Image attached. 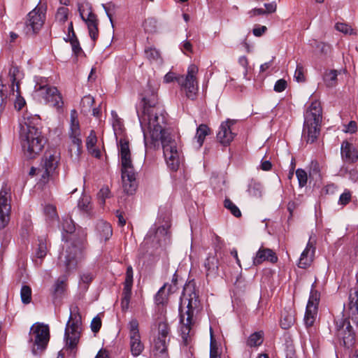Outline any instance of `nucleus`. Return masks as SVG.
I'll return each instance as SVG.
<instances>
[{
	"label": "nucleus",
	"instance_id": "nucleus-1",
	"mask_svg": "<svg viewBox=\"0 0 358 358\" xmlns=\"http://www.w3.org/2000/svg\"><path fill=\"white\" fill-rule=\"evenodd\" d=\"M141 104L142 113L137 109V115L143 131L145 148L148 146L149 138L150 144L161 141L168 167L172 171H177L181 160V153L176 141L166 134L164 110L157 106V88L152 86L150 83H148L142 94Z\"/></svg>",
	"mask_w": 358,
	"mask_h": 358
},
{
	"label": "nucleus",
	"instance_id": "nucleus-2",
	"mask_svg": "<svg viewBox=\"0 0 358 358\" xmlns=\"http://www.w3.org/2000/svg\"><path fill=\"white\" fill-rule=\"evenodd\" d=\"M113 128L117 141L119 155L122 165V180L124 191L128 194L135 192L137 187L136 175L131 160L129 140L124 136L122 120L115 112H112Z\"/></svg>",
	"mask_w": 358,
	"mask_h": 358
},
{
	"label": "nucleus",
	"instance_id": "nucleus-3",
	"mask_svg": "<svg viewBox=\"0 0 358 358\" xmlns=\"http://www.w3.org/2000/svg\"><path fill=\"white\" fill-rule=\"evenodd\" d=\"M201 310L202 306L196 293L187 285L184 288L179 308L180 331L184 341H187V338L190 336L192 327Z\"/></svg>",
	"mask_w": 358,
	"mask_h": 358
},
{
	"label": "nucleus",
	"instance_id": "nucleus-4",
	"mask_svg": "<svg viewBox=\"0 0 358 358\" xmlns=\"http://www.w3.org/2000/svg\"><path fill=\"white\" fill-rule=\"evenodd\" d=\"M348 318H340L335 320L336 334L341 339L347 348L353 345L355 341V334L350 324V320L353 324H358V290L351 291L349 295V302L344 308Z\"/></svg>",
	"mask_w": 358,
	"mask_h": 358
},
{
	"label": "nucleus",
	"instance_id": "nucleus-5",
	"mask_svg": "<svg viewBox=\"0 0 358 358\" xmlns=\"http://www.w3.org/2000/svg\"><path fill=\"white\" fill-rule=\"evenodd\" d=\"M20 137L24 155L36 157L42 150L45 141L41 131L29 120L20 124Z\"/></svg>",
	"mask_w": 358,
	"mask_h": 358
},
{
	"label": "nucleus",
	"instance_id": "nucleus-6",
	"mask_svg": "<svg viewBox=\"0 0 358 358\" xmlns=\"http://www.w3.org/2000/svg\"><path fill=\"white\" fill-rule=\"evenodd\" d=\"M322 109L318 101H313L304 113L302 138L307 143H313L320 133Z\"/></svg>",
	"mask_w": 358,
	"mask_h": 358
},
{
	"label": "nucleus",
	"instance_id": "nucleus-7",
	"mask_svg": "<svg viewBox=\"0 0 358 358\" xmlns=\"http://www.w3.org/2000/svg\"><path fill=\"white\" fill-rule=\"evenodd\" d=\"M85 248L84 238L67 245L65 250L59 255L60 266H64L66 272L76 269L85 258Z\"/></svg>",
	"mask_w": 358,
	"mask_h": 358
},
{
	"label": "nucleus",
	"instance_id": "nucleus-8",
	"mask_svg": "<svg viewBox=\"0 0 358 358\" xmlns=\"http://www.w3.org/2000/svg\"><path fill=\"white\" fill-rule=\"evenodd\" d=\"M69 142L68 150L71 158L73 161L79 159L82 151L81 131L76 110H71L70 127L68 132Z\"/></svg>",
	"mask_w": 358,
	"mask_h": 358
},
{
	"label": "nucleus",
	"instance_id": "nucleus-9",
	"mask_svg": "<svg viewBox=\"0 0 358 358\" xmlns=\"http://www.w3.org/2000/svg\"><path fill=\"white\" fill-rule=\"evenodd\" d=\"M50 340V329L47 324L35 323L29 332V347L34 355L41 354L47 347Z\"/></svg>",
	"mask_w": 358,
	"mask_h": 358
},
{
	"label": "nucleus",
	"instance_id": "nucleus-10",
	"mask_svg": "<svg viewBox=\"0 0 358 358\" xmlns=\"http://www.w3.org/2000/svg\"><path fill=\"white\" fill-rule=\"evenodd\" d=\"M199 69L195 64H190L188 66L187 74L185 76H179L178 83L181 87V90L185 92L186 96L192 100L196 97L198 92V81L196 76Z\"/></svg>",
	"mask_w": 358,
	"mask_h": 358
},
{
	"label": "nucleus",
	"instance_id": "nucleus-11",
	"mask_svg": "<svg viewBox=\"0 0 358 358\" xmlns=\"http://www.w3.org/2000/svg\"><path fill=\"white\" fill-rule=\"evenodd\" d=\"M81 333V317L77 313H71L66 323L64 340L66 345L69 349H73L78 343Z\"/></svg>",
	"mask_w": 358,
	"mask_h": 358
},
{
	"label": "nucleus",
	"instance_id": "nucleus-12",
	"mask_svg": "<svg viewBox=\"0 0 358 358\" xmlns=\"http://www.w3.org/2000/svg\"><path fill=\"white\" fill-rule=\"evenodd\" d=\"M169 334V327L168 324L164 321L159 322L157 332L153 342V353L157 358H167Z\"/></svg>",
	"mask_w": 358,
	"mask_h": 358
},
{
	"label": "nucleus",
	"instance_id": "nucleus-13",
	"mask_svg": "<svg viewBox=\"0 0 358 358\" xmlns=\"http://www.w3.org/2000/svg\"><path fill=\"white\" fill-rule=\"evenodd\" d=\"M35 92L42 97L45 103L57 110L62 109L64 101L61 93L55 87L50 85H36Z\"/></svg>",
	"mask_w": 358,
	"mask_h": 358
},
{
	"label": "nucleus",
	"instance_id": "nucleus-14",
	"mask_svg": "<svg viewBox=\"0 0 358 358\" xmlns=\"http://www.w3.org/2000/svg\"><path fill=\"white\" fill-rule=\"evenodd\" d=\"M45 13L46 6L41 3L28 13L25 22L27 34H36L42 28Z\"/></svg>",
	"mask_w": 358,
	"mask_h": 358
},
{
	"label": "nucleus",
	"instance_id": "nucleus-15",
	"mask_svg": "<svg viewBox=\"0 0 358 358\" xmlns=\"http://www.w3.org/2000/svg\"><path fill=\"white\" fill-rule=\"evenodd\" d=\"M127 329L130 352L134 357H138L144 350V345L141 341L138 320L131 319L127 324Z\"/></svg>",
	"mask_w": 358,
	"mask_h": 358
},
{
	"label": "nucleus",
	"instance_id": "nucleus-16",
	"mask_svg": "<svg viewBox=\"0 0 358 358\" xmlns=\"http://www.w3.org/2000/svg\"><path fill=\"white\" fill-rule=\"evenodd\" d=\"M60 160V152L56 149H50L45 152L41 177L45 180L52 176L58 167Z\"/></svg>",
	"mask_w": 358,
	"mask_h": 358
},
{
	"label": "nucleus",
	"instance_id": "nucleus-17",
	"mask_svg": "<svg viewBox=\"0 0 358 358\" xmlns=\"http://www.w3.org/2000/svg\"><path fill=\"white\" fill-rule=\"evenodd\" d=\"M87 12L84 5L79 6L78 10L82 20L86 23L90 38L95 41L99 36L98 20L96 15L92 13V8L86 3Z\"/></svg>",
	"mask_w": 358,
	"mask_h": 358
},
{
	"label": "nucleus",
	"instance_id": "nucleus-18",
	"mask_svg": "<svg viewBox=\"0 0 358 358\" xmlns=\"http://www.w3.org/2000/svg\"><path fill=\"white\" fill-rule=\"evenodd\" d=\"M10 189L4 185L0 191V229L4 228L9 222L10 212Z\"/></svg>",
	"mask_w": 358,
	"mask_h": 358
},
{
	"label": "nucleus",
	"instance_id": "nucleus-19",
	"mask_svg": "<svg viewBox=\"0 0 358 358\" xmlns=\"http://www.w3.org/2000/svg\"><path fill=\"white\" fill-rule=\"evenodd\" d=\"M235 122L236 121L234 120H227L220 124L217 138L222 145H227L233 141L235 134L233 132L231 127Z\"/></svg>",
	"mask_w": 358,
	"mask_h": 358
},
{
	"label": "nucleus",
	"instance_id": "nucleus-20",
	"mask_svg": "<svg viewBox=\"0 0 358 358\" xmlns=\"http://www.w3.org/2000/svg\"><path fill=\"white\" fill-rule=\"evenodd\" d=\"M312 236L310 237L306 248L302 252L299 260L298 266L300 268H306L308 267L313 261L315 247V241L312 240Z\"/></svg>",
	"mask_w": 358,
	"mask_h": 358
},
{
	"label": "nucleus",
	"instance_id": "nucleus-21",
	"mask_svg": "<svg viewBox=\"0 0 358 358\" xmlns=\"http://www.w3.org/2000/svg\"><path fill=\"white\" fill-rule=\"evenodd\" d=\"M266 261L271 263H275L278 262V257L275 252L271 249L262 246L253 258V264L256 266L259 265Z\"/></svg>",
	"mask_w": 358,
	"mask_h": 358
},
{
	"label": "nucleus",
	"instance_id": "nucleus-22",
	"mask_svg": "<svg viewBox=\"0 0 358 358\" xmlns=\"http://www.w3.org/2000/svg\"><path fill=\"white\" fill-rule=\"evenodd\" d=\"M341 152L344 161L354 163L358 159V152L354 145L348 141H343L341 144Z\"/></svg>",
	"mask_w": 358,
	"mask_h": 358
},
{
	"label": "nucleus",
	"instance_id": "nucleus-23",
	"mask_svg": "<svg viewBox=\"0 0 358 358\" xmlns=\"http://www.w3.org/2000/svg\"><path fill=\"white\" fill-rule=\"evenodd\" d=\"M96 234L100 241H108L113 234L111 225L103 220H100L96 224Z\"/></svg>",
	"mask_w": 358,
	"mask_h": 358
},
{
	"label": "nucleus",
	"instance_id": "nucleus-24",
	"mask_svg": "<svg viewBox=\"0 0 358 358\" xmlns=\"http://www.w3.org/2000/svg\"><path fill=\"white\" fill-rule=\"evenodd\" d=\"M96 136L95 134V132L93 130H92L86 140L87 149L92 156L96 158H100L101 154L100 150L96 147Z\"/></svg>",
	"mask_w": 358,
	"mask_h": 358
},
{
	"label": "nucleus",
	"instance_id": "nucleus-25",
	"mask_svg": "<svg viewBox=\"0 0 358 358\" xmlns=\"http://www.w3.org/2000/svg\"><path fill=\"white\" fill-rule=\"evenodd\" d=\"M210 130L209 127L206 124H200L196 129L194 138L196 140L197 147L199 148L202 146L205 138L209 135Z\"/></svg>",
	"mask_w": 358,
	"mask_h": 358
},
{
	"label": "nucleus",
	"instance_id": "nucleus-26",
	"mask_svg": "<svg viewBox=\"0 0 358 358\" xmlns=\"http://www.w3.org/2000/svg\"><path fill=\"white\" fill-rule=\"evenodd\" d=\"M205 268L206 269L207 275H215L218 271V260L215 256H209L205 262Z\"/></svg>",
	"mask_w": 358,
	"mask_h": 358
},
{
	"label": "nucleus",
	"instance_id": "nucleus-27",
	"mask_svg": "<svg viewBox=\"0 0 358 358\" xmlns=\"http://www.w3.org/2000/svg\"><path fill=\"white\" fill-rule=\"evenodd\" d=\"M317 314V308L312 305L306 306V310L304 315V323L307 327L313 325Z\"/></svg>",
	"mask_w": 358,
	"mask_h": 358
},
{
	"label": "nucleus",
	"instance_id": "nucleus-28",
	"mask_svg": "<svg viewBox=\"0 0 358 358\" xmlns=\"http://www.w3.org/2000/svg\"><path fill=\"white\" fill-rule=\"evenodd\" d=\"M263 187L262 184L255 180H251L248 184V192L250 196L259 198L262 195Z\"/></svg>",
	"mask_w": 358,
	"mask_h": 358
},
{
	"label": "nucleus",
	"instance_id": "nucleus-29",
	"mask_svg": "<svg viewBox=\"0 0 358 358\" xmlns=\"http://www.w3.org/2000/svg\"><path fill=\"white\" fill-rule=\"evenodd\" d=\"M338 71L336 70L327 71L323 76L324 82L327 87H333L337 84V76Z\"/></svg>",
	"mask_w": 358,
	"mask_h": 358
},
{
	"label": "nucleus",
	"instance_id": "nucleus-30",
	"mask_svg": "<svg viewBox=\"0 0 358 358\" xmlns=\"http://www.w3.org/2000/svg\"><path fill=\"white\" fill-rule=\"evenodd\" d=\"M264 341V333L262 331L255 332L248 338L246 344L248 347L255 348L262 345Z\"/></svg>",
	"mask_w": 358,
	"mask_h": 358
},
{
	"label": "nucleus",
	"instance_id": "nucleus-31",
	"mask_svg": "<svg viewBox=\"0 0 358 358\" xmlns=\"http://www.w3.org/2000/svg\"><path fill=\"white\" fill-rule=\"evenodd\" d=\"M294 321L295 319L293 313H287L282 316L280 320V326L282 329H287L294 324Z\"/></svg>",
	"mask_w": 358,
	"mask_h": 358
},
{
	"label": "nucleus",
	"instance_id": "nucleus-32",
	"mask_svg": "<svg viewBox=\"0 0 358 358\" xmlns=\"http://www.w3.org/2000/svg\"><path fill=\"white\" fill-rule=\"evenodd\" d=\"M18 90H19V87H18V85H17V90H16V92H15L14 83H13V85H12L13 96L15 98L14 106H15V109L20 110L25 105V101H24V98L20 95V92H19Z\"/></svg>",
	"mask_w": 358,
	"mask_h": 358
},
{
	"label": "nucleus",
	"instance_id": "nucleus-33",
	"mask_svg": "<svg viewBox=\"0 0 358 358\" xmlns=\"http://www.w3.org/2000/svg\"><path fill=\"white\" fill-rule=\"evenodd\" d=\"M169 233V227L166 226L159 227L155 233V238L160 243L162 241L166 242Z\"/></svg>",
	"mask_w": 358,
	"mask_h": 358
},
{
	"label": "nucleus",
	"instance_id": "nucleus-34",
	"mask_svg": "<svg viewBox=\"0 0 358 358\" xmlns=\"http://www.w3.org/2000/svg\"><path fill=\"white\" fill-rule=\"evenodd\" d=\"M20 297L24 304H29L31 301V289L27 285H23L20 290Z\"/></svg>",
	"mask_w": 358,
	"mask_h": 358
},
{
	"label": "nucleus",
	"instance_id": "nucleus-35",
	"mask_svg": "<svg viewBox=\"0 0 358 358\" xmlns=\"http://www.w3.org/2000/svg\"><path fill=\"white\" fill-rule=\"evenodd\" d=\"M146 57L151 62L161 61L159 51L154 48H148L145 50Z\"/></svg>",
	"mask_w": 358,
	"mask_h": 358
},
{
	"label": "nucleus",
	"instance_id": "nucleus-36",
	"mask_svg": "<svg viewBox=\"0 0 358 358\" xmlns=\"http://www.w3.org/2000/svg\"><path fill=\"white\" fill-rule=\"evenodd\" d=\"M62 230L67 234H73L75 231L76 227L71 218L66 217L63 219Z\"/></svg>",
	"mask_w": 358,
	"mask_h": 358
},
{
	"label": "nucleus",
	"instance_id": "nucleus-37",
	"mask_svg": "<svg viewBox=\"0 0 358 358\" xmlns=\"http://www.w3.org/2000/svg\"><path fill=\"white\" fill-rule=\"evenodd\" d=\"M224 205V207L235 217H239L241 216V213L239 208L229 199H225Z\"/></svg>",
	"mask_w": 358,
	"mask_h": 358
},
{
	"label": "nucleus",
	"instance_id": "nucleus-38",
	"mask_svg": "<svg viewBox=\"0 0 358 358\" xmlns=\"http://www.w3.org/2000/svg\"><path fill=\"white\" fill-rule=\"evenodd\" d=\"M44 213L46 217L50 220H57L58 215L57 213L56 207L51 204H47L44 207Z\"/></svg>",
	"mask_w": 358,
	"mask_h": 358
},
{
	"label": "nucleus",
	"instance_id": "nucleus-39",
	"mask_svg": "<svg viewBox=\"0 0 358 358\" xmlns=\"http://www.w3.org/2000/svg\"><path fill=\"white\" fill-rule=\"evenodd\" d=\"M320 293L317 290L312 289L310 291V296H309V299H308L307 306L312 305L313 307L317 308V306H318L319 301H320Z\"/></svg>",
	"mask_w": 358,
	"mask_h": 358
},
{
	"label": "nucleus",
	"instance_id": "nucleus-40",
	"mask_svg": "<svg viewBox=\"0 0 358 358\" xmlns=\"http://www.w3.org/2000/svg\"><path fill=\"white\" fill-rule=\"evenodd\" d=\"M335 29L344 34H348V35H352L354 34L353 32V29H352V27L348 24H345V23H343V22H338L335 24Z\"/></svg>",
	"mask_w": 358,
	"mask_h": 358
},
{
	"label": "nucleus",
	"instance_id": "nucleus-41",
	"mask_svg": "<svg viewBox=\"0 0 358 358\" xmlns=\"http://www.w3.org/2000/svg\"><path fill=\"white\" fill-rule=\"evenodd\" d=\"M66 280L64 278H59L54 285V294L55 295L62 294L66 287Z\"/></svg>",
	"mask_w": 358,
	"mask_h": 358
},
{
	"label": "nucleus",
	"instance_id": "nucleus-42",
	"mask_svg": "<svg viewBox=\"0 0 358 358\" xmlns=\"http://www.w3.org/2000/svg\"><path fill=\"white\" fill-rule=\"evenodd\" d=\"M296 175L299 181L300 187H304L307 183L308 176L306 172L301 169H299L296 171Z\"/></svg>",
	"mask_w": 358,
	"mask_h": 358
},
{
	"label": "nucleus",
	"instance_id": "nucleus-43",
	"mask_svg": "<svg viewBox=\"0 0 358 358\" xmlns=\"http://www.w3.org/2000/svg\"><path fill=\"white\" fill-rule=\"evenodd\" d=\"M69 10L65 7H60L57 9L56 19L59 22H65L67 20Z\"/></svg>",
	"mask_w": 358,
	"mask_h": 358
},
{
	"label": "nucleus",
	"instance_id": "nucleus-44",
	"mask_svg": "<svg viewBox=\"0 0 358 358\" xmlns=\"http://www.w3.org/2000/svg\"><path fill=\"white\" fill-rule=\"evenodd\" d=\"M131 292H122V297L121 306L123 311H126L129 308Z\"/></svg>",
	"mask_w": 358,
	"mask_h": 358
},
{
	"label": "nucleus",
	"instance_id": "nucleus-45",
	"mask_svg": "<svg viewBox=\"0 0 358 358\" xmlns=\"http://www.w3.org/2000/svg\"><path fill=\"white\" fill-rule=\"evenodd\" d=\"M47 253V247L45 243L41 240L38 243V246L37 250L36 252V255L38 258L42 259L43 258Z\"/></svg>",
	"mask_w": 358,
	"mask_h": 358
},
{
	"label": "nucleus",
	"instance_id": "nucleus-46",
	"mask_svg": "<svg viewBox=\"0 0 358 358\" xmlns=\"http://www.w3.org/2000/svg\"><path fill=\"white\" fill-rule=\"evenodd\" d=\"M294 78L297 82H303L305 80L303 67L301 64H297L296 65V68L294 72Z\"/></svg>",
	"mask_w": 358,
	"mask_h": 358
},
{
	"label": "nucleus",
	"instance_id": "nucleus-47",
	"mask_svg": "<svg viewBox=\"0 0 358 358\" xmlns=\"http://www.w3.org/2000/svg\"><path fill=\"white\" fill-rule=\"evenodd\" d=\"M166 285L165 284L162 287L159 289L155 295V301L157 304H162L165 301L166 296L164 294V290Z\"/></svg>",
	"mask_w": 358,
	"mask_h": 358
},
{
	"label": "nucleus",
	"instance_id": "nucleus-48",
	"mask_svg": "<svg viewBox=\"0 0 358 358\" xmlns=\"http://www.w3.org/2000/svg\"><path fill=\"white\" fill-rule=\"evenodd\" d=\"M110 190L108 187H103L98 193V198L101 204H104L105 199L109 196Z\"/></svg>",
	"mask_w": 358,
	"mask_h": 358
},
{
	"label": "nucleus",
	"instance_id": "nucleus-49",
	"mask_svg": "<svg viewBox=\"0 0 358 358\" xmlns=\"http://www.w3.org/2000/svg\"><path fill=\"white\" fill-rule=\"evenodd\" d=\"M287 81L284 79H280L276 81L274 85V90L277 92H283L287 87Z\"/></svg>",
	"mask_w": 358,
	"mask_h": 358
},
{
	"label": "nucleus",
	"instance_id": "nucleus-50",
	"mask_svg": "<svg viewBox=\"0 0 358 358\" xmlns=\"http://www.w3.org/2000/svg\"><path fill=\"white\" fill-rule=\"evenodd\" d=\"M351 199V194L350 191L345 190L339 198L338 203L341 205H346Z\"/></svg>",
	"mask_w": 358,
	"mask_h": 358
},
{
	"label": "nucleus",
	"instance_id": "nucleus-51",
	"mask_svg": "<svg viewBox=\"0 0 358 358\" xmlns=\"http://www.w3.org/2000/svg\"><path fill=\"white\" fill-rule=\"evenodd\" d=\"M310 176L315 178H320V167L317 163L312 162Z\"/></svg>",
	"mask_w": 358,
	"mask_h": 358
},
{
	"label": "nucleus",
	"instance_id": "nucleus-52",
	"mask_svg": "<svg viewBox=\"0 0 358 358\" xmlns=\"http://www.w3.org/2000/svg\"><path fill=\"white\" fill-rule=\"evenodd\" d=\"M285 350L287 358H294L295 350L292 343H286Z\"/></svg>",
	"mask_w": 358,
	"mask_h": 358
},
{
	"label": "nucleus",
	"instance_id": "nucleus-53",
	"mask_svg": "<svg viewBox=\"0 0 358 358\" xmlns=\"http://www.w3.org/2000/svg\"><path fill=\"white\" fill-rule=\"evenodd\" d=\"M101 327V320L100 317H99L98 316L94 317L91 322L92 331L94 333H96L99 331Z\"/></svg>",
	"mask_w": 358,
	"mask_h": 358
},
{
	"label": "nucleus",
	"instance_id": "nucleus-54",
	"mask_svg": "<svg viewBox=\"0 0 358 358\" xmlns=\"http://www.w3.org/2000/svg\"><path fill=\"white\" fill-rule=\"evenodd\" d=\"M345 173L348 175L349 179L352 182L358 180V170L357 169H345Z\"/></svg>",
	"mask_w": 358,
	"mask_h": 358
},
{
	"label": "nucleus",
	"instance_id": "nucleus-55",
	"mask_svg": "<svg viewBox=\"0 0 358 358\" xmlns=\"http://www.w3.org/2000/svg\"><path fill=\"white\" fill-rule=\"evenodd\" d=\"M214 357H220V356L218 352V348H217L216 344L213 339V336L211 335L210 358Z\"/></svg>",
	"mask_w": 358,
	"mask_h": 358
},
{
	"label": "nucleus",
	"instance_id": "nucleus-56",
	"mask_svg": "<svg viewBox=\"0 0 358 358\" xmlns=\"http://www.w3.org/2000/svg\"><path fill=\"white\" fill-rule=\"evenodd\" d=\"M103 9L105 10L107 16L108 17L111 23H113L111 12L115 9V6L113 3H108V5L102 4Z\"/></svg>",
	"mask_w": 358,
	"mask_h": 358
},
{
	"label": "nucleus",
	"instance_id": "nucleus-57",
	"mask_svg": "<svg viewBox=\"0 0 358 358\" xmlns=\"http://www.w3.org/2000/svg\"><path fill=\"white\" fill-rule=\"evenodd\" d=\"M178 78H179V76H176L175 73L170 71L164 76V82L166 83H170L174 80L178 82Z\"/></svg>",
	"mask_w": 358,
	"mask_h": 358
},
{
	"label": "nucleus",
	"instance_id": "nucleus-58",
	"mask_svg": "<svg viewBox=\"0 0 358 358\" xmlns=\"http://www.w3.org/2000/svg\"><path fill=\"white\" fill-rule=\"evenodd\" d=\"M89 205L90 202L88 201L87 197H83L80 201L78 202V207L85 211H88L89 210Z\"/></svg>",
	"mask_w": 358,
	"mask_h": 358
},
{
	"label": "nucleus",
	"instance_id": "nucleus-59",
	"mask_svg": "<svg viewBox=\"0 0 358 358\" xmlns=\"http://www.w3.org/2000/svg\"><path fill=\"white\" fill-rule=\"evenodd\" d=\"M93 279V275L90 273H84L80 275V282L88 285Z\"/></svg>",
	"mask_w": 358,
	"mask_h": 358
},
{
	"label": "nucleus",
	"instance_id": "nucleus-60",
	"mask_svg": "<svg viewBox=\"0 0 358 358\" xmlns=\"http://www.w3.org/2000/svg\"><path fill=\"white\" fill-rule=\"evenodd\" d=\"M357 131V123L355 121H351L348 125L345 127L344 131L346 133L353 134Z\"/></svg>",
	"mask_w": 358,
	"mask_h": 358
},
{
	"label": "nucleus",
	"instance_id": "nucleus-61",
	"mask_svg": "<svg viewBox=\"0 0 358 358\" xmlns=\"http://www.w3.org/2000/svg\"><path fill=\"white\" fill-rule=\"evenodd\" d=\"M94 102L93 96L90 95L85 96L82 99V104L84 106L91 107Z\"/></svg>",
	"mask_w": 358,
	"mask_h": 358
},
{
	"label": "nucleus",
	"instance_id": "nucleus-62",
	"mask_svg": "<svg viewBox=\"0 0 358 358\" xmlns=\"http://www.w3.org/2000/svg\"><path fill=\"white\" fill-rule=\"evenodd\" d=\"M266 29L267 28L265 26H258L253 29L252 33L255 36L259 37L265 33Z\"/></svg>",
	"mask_w": 358,
	"mask_h": 358
},
{
	"label": "nucleus",
	"instance_id": "nucleus-63",
	"mask_svg": "<svg viewBox=\"0 0 358 358\" xmlns=\"http://www.w3.org/2000/svg\"><path fill=\"white\" fill-rule=\"evenodd\" d=\"M181 50L184 52H185V51L192 52V45L191 44V43L189 41H185L181 44Z\"/></svg>",
	"mask_w": 358,
	"mask_h": 358
},
{
	"label": "nucleus",
	"instance_id": "nucleus-64",
	"mask_svg": "<svg viewBox=\"0 0 358 358\" xmlns=\"http://www.w3.org/2000/svg\"><path fill=\"white\" fill-rule=\"evenodd\" d=\"M71 44L72 46V50L76 54H78L81 51L79 42L77 39H72L71 41Z\"/></svg>",
	"mask_w": 358,
	"mask_h": 358
}]
</instances>
